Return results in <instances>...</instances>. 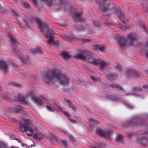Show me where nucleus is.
<instances>
[{"mask_svg":"<svg viewBox=\"0 0 148 148\" xmlns=\"http://www.w3.org/2000/svg\"><path fill=\"white\" fill-rule=\"evenodd\" d=\"M81 53L76 55L75 57L77 59H81L85 62L94 64H98L101 68H106L108 65V64L103 60H100L95 59V54L92 52L88 51L87 52L82 51Z\"/></svg>","mask_w":148,"mask_h":148,"instance_id":"1","label":"nucleus"},{"mask_svg":"<svg viewBox=\"0 0 148 148\" xmlns=\"http://www.w3.org/2000/svg\"><path fill=\"white\" fill-rule=\"evenodd\" d=\"M11 138V139H16V138L14 137V136H12Z\"/></svg>","mask_w":148,"mask_h":148,"instance_id":"44","label":"nucleus"},{"mask_svg":"<svg viewBox=\"0 0 148 148\" xmlns=\"http://www.w3.org/2000/svg\"><path fill=\"white\" fill-rule=\"evenodd\" d=\"M18 142L19 143H20V141L19 140H18Z\"/></svg>","mask_w":148,"mask_h":148,"instance_id":"52","label":"nucleus"},{"mask_svg":"<svg viewBox=\"0 0 148 148\" xmlns=\"http://www.w3.org/2000/svg\"><path fill=\"white\" fill-rule=\"evenodd\" d=\"M32 2L34 5H36L37 4V1L36 0H31Z\"/></svg>","mask_w":148,"mask_h":148,"instance_id":"38","label":"nucleus"},{"mask_svg":"<svg viewBox=\"0 0 148 148\" xmlns=\"http://www.w3.org/2000/svg\"><path fill=\"white\" fill-rule=\"evenodd\" d=\"M74 18L77 21H84V18L81 17L79 13H77L75 14Z\"/></svg>","mask_w":148,"mask_h":148,"instance_id":"16","label":"nucleus"},{"mask_svg":"<svg viewBox=\"0 0 148 148\" xmlns=\"http://www.w3.org/2000/svg\"><path fill=\"white\" fill-rule=\"evenodd\" d=\"M31 121L29 120L24 119L20 122V130L23 132H25L28 136L33 135L36 132V129L30 124Z\"/></svg>","mask_w":148,"mask_h":148,"instance_id":"4","label":"nucleus"},{"mask_svg":"<svg viewBox=\"0 0 148 148\" xmlns=\"http://www.w3.org/2000/svg\"><path fill=\"white\" fill-rule=\"evenodd\" d=\"M36 21L40 28L41 32L46 37L49 39L47 42H45L46 45L49 46L51 44H55V40L53 39L52 36V34H55L54 32L51 29L48 25L43 23L42 20L41 18H37Z\"/></svg>","mask_w":148,"mask_h":148,"instance_id":"3","label":"nucleus"},{"mask_svg":"<svg viewBox=\"0 0 148 148\" xmlns=\"http://www.w3.org/2000/svg\"><path fill=\"white\" fill-rule=\"evenodd\" d=\"M11 14L15 16H16L19 14V12L16 10V11H14L12 9L11 10Z\"/></svg>","mask_w":148,"mask_h":148,"instance_id":"25","label":"nucleus"},{"mask_svg":"<svg viewBox=\"0 0 148 148\" xmlns=\"http://www.w3.org/2000/svg\"><path fill=\"white\" fill-rule=\"evenodd\" d=\"M110 86L112 87L116 88L119 89H122V87L121 85L117 84H110Z\"/></svg>","mask_w":148,"mask_h":148,"instance_id":"24","label":"nucleus"},{"mask_svg":"<svg viewBox=\"0 0 148 148\" xmlns=\"http://www.w3.org/2000/svg\"><path fill=\"white\" fill-rule=\"evenodd\" d=\"M4 145L3 143H0V148H2L3 147Z\"/></svg>","mask_w":148,"mask_h":148,"instance_id":"42","label":"nucleus"},{"mask_svg":"<svg viewBox=\"0 0 148 148\" xmlns=\"http://www.w3.org/2000/svg\"><path fill=\"white\" fill-rule=\"evenodd\" d=\"M92 148H96V147H94V148L92 147Z\"/></svg>","mask_w":148,"mask_h":148,"instance_id":"54","label":"nucleus"},{"mask_svg":"<svg viewBox=\"0 0 148 148\" xmlns=\"http://www.w3.org/2000/svg\"><path fill=\"white\" fill-rule=\"evenodd\" d=\"M68 120L71 123H75L76 122V121L73 120L72 119L70 118L69 117L68 118Z\"/></svg>","mask_w":148,"mask_h":148,"instance_id":"35","label":"nucleus"},{"mask_svg":"<svg viewBox=\"0 0 148 148\" xmlns=\"http://www.w3.org/2000/svg\"><path fill=\"white\" fill-rule=\"evenodd\" d=\"M56 80L62 84H66L69 82V79L66 76L55 71L49 72L43 77V80L48 84L53 83Z\"/></svg>","mask_w":148,"mask_h":148,"instance_id":"2","label":"nucleus"},{"mask_svg":"<svg viewBox=\"0 0 148 148\" xmlns=\"http://www.w3.org/2000/svg\"><path fill=\"white\" fill-rule=\"evenodd\" d=\"M23 145L24 147H25V146H26V145H25V144Z\"/></svg>","mask_w":148,"mask_h":148,"instance_id":"53","label":"nucleus"},{"mask_svg":"<svg viewBox=\"0 0 148 148\" xmlns=\"http://www.w3.org/2000/svg\"><path fill=\"white\" fill-rule=\"evenodd\" d=\"M26 148H27V146H26Z\"/></svg>","mask_w":148,"mask_h":148,"instance_id":"55","label":"nucleus"},{"mask_svg":"<svg viewBox=\"0 0 148 148\" xmlns=\"http://www.w3.org/2000/svg\"><path fill=\"white\" fill-rule=\"evenodd\" d=\"M146 56L147 58H148V52H146Z\"/></svg>","mask_w":148,"mask_h":148,"instance_id":"48","label":"nucleus"},{"mask_svg":"<svg viewBox=\"0 0 148 148\" xmlns=\"http://www.w3.org/2000/svg\"><path fill=\"white\" fill-rule=\"evenodd\" d=\"M117 68H119V69H120L121 68V66H117Z\"/></svg>","mask_w":148,"mask_h":148,"instance_id":"49","label":"nucleus"},{"mask_svg":"<svg viewBox=\"0 0 148 148\" xmlns=\"http://www.w3.org/2000/svg\"><path fill=\"white\" fill-rule=\"evenodd\" d=\"M138 26L141 31L146 32V29L144 27L143 23L142 22L140 23Z\"/></svg>","mask_w":148,"mask_h":148,"instance_id":"21","label":"nucleus"},{"mask_svg":"<svg viewBox=\"0 0 148 148\" xmlns=\"http://www.w3.org/2000/svg\"><path fill=\"white\" fill-rule=\"evenodd\" d=\"M24 25L25 26L27 27H28L29 26L28 25V23L25 20L24 21Z\"/></svg>","mask_w":148,"mask_h":148,"instance_id":"37","label":"nucleus"},{"mask_svg":"<svg viewBox=\"0 0 148 148\" xmlns=\"http://www.w3.org/2000/svg\"><path fill=\"white\" fill-rule=\"evenodd\" d=\"M126 27L125 26H123V27L122 28V29H126Z\"/></svg>","mask_w":148,"mask_h":148,"instance_id":"47","label":"nucleus"},{"mask_svg":"<svg viewBox=\"0 0 148 148\" xmlns=\"http://www.w3.org/2000/svg\"><path fill=\"white\" fill-rule=\"evenodd\" d=\"M45 137L51 142L54 141V136L50 132H48V134L45 136Z\"/></svg>","mask_w":148,"mask_h":148,"instance_id":"15","label":"nucleus"},{"mask_svg":"<svg viewBox=\"0 0 148 148\" xmlns=\"http://www.w3.org/2000/svg\"><path fill=\"white\" fill-rule=\"evenodd\" d=\"M30 51H32L34 53H38L39 54H41L42 51L39 48H36V49H32L30 50Z\"/></svg>","mask_w":148,"mask_h":148,"instance_id":"19","label":"nucleus"},{"mask_svg":"<svg viewBox=\"0 0 148 148\" xmlns=\"http://www.w3.org/2000/svg\"><path fill=\"white\" fill-rule=\"evenodd\" d=\"M10 64L9 63L3 60H1L0 61V68L3 70L5 73H6L8 70V66Z\"/></svg>","mask_w":148,"mask_h":148,"instance_id":"8","label":"nucleus"},{"mask_svg":"<svg viewBox=\"0 0 148 148\" xmlns=\"http://www.w3.org/2000/svg\"><path fill=\"white\" fill-rule=\"evenodd\" d=\"M15 109H16L15 111L18 112L21 110H22V107L20 106H17L15 107Z\"/></svg>","mask_w":148,"mask_h":148,"instance_id":"28","label":"nucleus"},{"mask_svg":"<svg viewBox=\"0 0 148 148\" xmlns=\"http://www.w3.org/2000/svg\"><path fill=\"white\" fill-rule=\"evenodd\" d=\"M115 38L117 39L119 44L120 46H123L124 45V40L121 36H115Z\"/></svg>","mask_w":148,"mask_h":148,"instance_id":"13","label":"nucleus"},{"mask_svg":"<svg viewBox=\"0 0 148 148\" xmlns=\"http://www.w3.org/2000/svg\"><path fill=\"white\" fill-rule=\"evenodd\" d=\"M9 37L12 43L13 47L14 48L13 50H15V47H16V45L18 43L17 41L15 38L12 37V35L11 34H9Z\"/></svg>","mask_w":148,"mask_h":148,"instance_id":"11","label":"nucleus"},{"mask_svg":"<svg viewBox=\"0 0 148 148\" xmlns=\"http://www.w3.org/2000/svg\"><path fill=\"white\" fill-rule=\"evenodd\" d=\"M140 122L138 119H134L132 121L129 122L128 124L130 125H140Z\"/></svg>","mask_w":148,"mask_h":148,"instance_id":"12","label":"nucleus"},{"mask_svg":"<svg viewBox=\"0 0 148 148\" xmlns=\"http://www.w3.org/2000/svg\"><path fill=\"white\" fill-rule=\"evenodd\" d=\"M127 39L130 42H132L134 40V35L130 34L127 36Z\"/></svg>","mask_w":148,"mask_h":148,"instance_id":"22","label":"nucleus"},{"mask_svg":"<svg viewBox=\"0 0 148 148\" xmlns=\"http://www.w3.org/2000/svg\"><path fill=\"white\" fill-rule=\"evenodd\" d=\"M55 109H56V110H60L61 111L62 110V108L61 107H59V106L58 107V108H56V107H55Z\"/></svg>","mask_w":148,"mask_h":148,"instance_id":"41","label":"nucleus"},{"mask_svg":"<svg viewBox=\"0 0 148 148\" xmlns=\"http://www.w3.org/2000/svg\"><path fill=\"white\" fill-rule=\"evenodd\" d=\"M42 1H43L45 2V3H47L48 2V0H41Z\"/></svg>","mask_w":148,"mask_h":148,"instance_id":"45","label":"nucleus"},{"mask_svg":"<svg viewBox=\"0 0 148 148\" xmlns=\"http://www.w3.org/2000/svg\"><path fill=\"white\" fill-rule=\"evenodd\" d=\"M62 144L63 146V148H68L67 146V142L64 140H62Z\"/></svg>","mask_w":148,"mask_h":148,"instance_id":"29","label":"nucleus"},{"mask_svg":"<svg viewBox=\"0 0 148 148\" xmlns=\"http://www.w3.org/2000/svg\"><path fill=\"white\" fill-rule=\"evenodd\" d=\"M125 105L127 106V108H128L130 109H133L134 108L133 106L131 105H128L127 104H125Z\"/></svg>","mask_w":148,"mask_h":148,"instance_id":"32","label":"nucleus"},{"mask_svg":"<svg viewBox=\"0 0 148 148\" xmlns=\"http://www.w3.org/2000/svg\"><path fill=\"white\" fill-rule=\"evenodd\" d=\"M32 99L39 105H41L47 101V99L44 97H42L41 99H40L38 97H32Z\"/></svg>","mask_w":148,"mask_h":148,"instance_id":"9","label":"nucleus"},{"mask_svg":"<svg viewBox=\"0 0 148 148\" xmlns=\"http://www.w3.org/2000/svg\"><path fill=\"white\" fill-rule=\"evenodd\" d=\"M96 133L101 137L110 138L111 131L108 130L98 129L97 130Z\"/></svg>","mask_w":148,"mask_h":148,"instance_id":"5","label":"nucleus"},{"mask_svg":"<svg viewBox=\"0 0 148 148\" xmlns=\"http://www.w3.org/2000/svg\"><path fill=\"white\" fill-rule=\"evenodd\" d=\"M61 56L65 59H69L71 57L69 53L68 52H64L61 54Z\"/></svg>","mask_w":148,"mask_h":148,"instance_id":"14","label":"nucleus"},{"mask_svg":"<svg viewBox=\"0 0 148 148\" xmlns=\"http://www.w3.org/2000/svg\"><path fill=\"white\" fill-rule=\"evenodd\" d=\"M91 79L95 82H97L100 81V79L96 75H90Z\"/></svg>","mask_w":148,"mask_h":148,"instance_id":"20","label":"nucleus"},{"mask_svg":"<svg viewBox=\"0 0 148 148\" xmlns=\"http://www.w3.org/2000/svg\"><path fill=\"white\" fill-rule=\"evenodd\" d=\"M133 73V72L131 70H129L127 71V74H129V75H131Z\"/></svg>","mask_w":148,"mask_h":148,"instance_id":"39","label":"nucleus"},{"mask_svg":"<svg viewBox=\"0 0 148 148\" xmlns=\"http://www.w3.org/2000/svg\"><path fill=\"white\" fill-rule=\"evenodd\" d=\"M118 16L120 19H121V20L123 21V23H124L126 24L127 23V21L126 19L124 16L123 15L121 14L119 15Z\"/></svg>","mask_w":148,"mask_h":148,"instance_id":"23","label":"nucleus"},{"mask_svg":"<svg viewBox=\"0 0 148 148\" xmlns=\"http://www.w3.org/2000/svg\"><path fill=\"white\" fill-rule=\"evenodd\" d=\"M121 137L122 136L121 135L118 134L116 136V140L117 141H120L121 140Z\"/></svg>","mask_w":148,"mask_h":148,"instance_id":"31","label":"nucleus"},{"mask_svg":"<svg viewBox=\"0 0 148 148\" xmlns=\"http://www.w3.org/2000/svg\"><path fill=\"white\" fill-rule=\"evenodd\" d=\"M110 98L112 101L116 102L118 101L119 99V98L112 96L110 97Z\"/></svg>","mask_w":148,"mask_h":148,"instance_id":"26","label":"nucleus"},{"mask_svg":"<svg viewBox=\"0 0 148 148\" xmlns=\"http://www.w3.org/2000/svg\"><path fill=\"white\" fill-rule=\"evenodd\" d=\"M24 7L27 8L29 9L30 10H32V8L30 7V5L27 2L24 3Z\"/></svg>","mask_w":148,"mask_h":148,"instance_id":"27","label":"nucleus"},{"mask_svg":"<svg viewBox=\"0 0 148 148\" xmlns=\"http://www.w3.org/2000/svg\"><path fill=\"white\" fill-rule=\"evenodd\" d=\"M72 40H73L74 39V37L73 36H72L70 38Z\"/></svg>","mask_w":148,"mask_h":148,"instance_id":"50","label":"nucleus"},{"mask_svg":"<svg viewBox=\"0 0 148 148\" xmlns=\"http://www.w3.org/2000/svg\"><path fill=\"white\" fill-rule=\"evenodd\" d=\"M105 0H97V3L100 5V9L102 12H106L108 9V7L106 5Z\"/></svg>","mask_w":148,"mask_h":148,"instance_id":"6","label":"nucleus"},{"mask_svg":"<svg viewBox=\"0 0 148 148\" xmlns=\"http://www.w3.org/2000/svg\"><path fill=\"white\" fill-rule=\"evenodd\" d=\"M47 108L48 110L50 111H52L54 109L49 106H47Z\"/></svg>","mask_w":148,"mask_h":148,"instance_id":"34","label":"nucleus"},{"mask_svg":"<svg viewBox=\"0 0 148 148\" xmlns=\"http://www.w3.org/2000/svg\"><path fill=\"white\" fill-rule=\"evenodd\" d=\"M145 12H146L148 13V8H147L146 10H145Z\"/></svg>","mask_w":148,"mask_h":148,"instance_id":"46","label":"nucleus"},{"mask_svg":"<svg viewBox=\"0 0 148 148\" xmlns=\"http://www.w3.org/2000/svg\"><path fill=\"white\" fill-rule=\"evenodd\" d=\"M64 114L69 117L71 116V114L69 112H68L66 111H63Z\"/></svg>","mask_w":148,"mask_h":148,"instance_id":"33","label":"nucleus"},{"mask_svg":"<svg viewBox=\"0 0 148 148\" xmlns=\"http://www.w3.org/2000/svg\"><path fill=\"white\" fill-rule=\"evenodd\" d=\"M63 0H52V2L50 3V5H52L51 3H57L59 5H62L65 3Z\"/></svg>","mask_w":148,"mask_h":148,"instance_id":"17","label":"nucleus"},{"mask_svg":"<svg viewBox=\"0 0 148 148\" xmlns=\"http://www.w3.org/2000/svg\"><path fill=\"white\" fill-rule=\"evenodd\" d=\"M95 47L96 50L101 52L103 51L105 49V47L103 46H99L98 45H95Z\"/></svg>","mask_w":148,"mask_h":148,"instance_id":"18","label":"nucleus"},{"mask_svg":"<svg viewBox=\"0 0 148 148\" xmlns=\"http://www.w3.org/2000/svg\"><path fill=\"white\" fill-rule=\"evenodd\" d=\"M117 76L115 75H112L109 77V79L111 80H114L117 78Z\"/></svg>","mask_w":148,"mask_h":148,"instance_id":"30","label":"nucleus"},{"mask_svg":"<svg viewBox=\"0 0 148 148\" xmlns=\"http://www.w3.org/2000/svg\"><path fill=\"white\" fill-rule=\"evenodd\" d=\"M94 25L95 26H99V23L95 22H94Z\"/></svg>","mask_w":148,"mask_h":148,"instance_id":"40","label":"nucleus"},{"mask_svg":"<svg viewBox=\"0 0 148 148\" xmlns=\"http://www.w3.org/2000/svg\"><path fill=\"white\" fill-rule=\"evenodd\" d=\"M14 85L16 87H18L20 86V84L15 83L14 84Z\"/></svg>","mask_w":148,"mask_h":148,"instance_id":"43","label":"nucleus"},{"mask_svg":"<svg viewBox=\"0 0 148 148\" xmlns=\"http://www.w3.org/2000/svg\"><path fill=\"white\" fill-rule=\"evenodd\" d=\"M90 122L92 125H95L97 123L96 121L94 120H90Z\"/></svg>","mask_w":148,"mask_h":148,"instance_id":"36","label":"nucleus"},{"mask_svg":"<svg viewBox=\"0 0 148 148\" xmlns=\"http://www.w3.org/2000/svg\"><path fill=\"white\" fill-rule=\"evenodd\" d=\"M33 136L36 140H41L44 137V135L41 133L39 132L35 133Z\"/></svg>","mask_w":148,"mask_h":148,"instance_id":"10","label":"nucleus"},{"mask_svg":"<svg viewBox=\"0 0 148 148\" xmlns=\"http://www.w3.org/2000/svg\"><path fill=\"white\" fill-rule=\"evenodd\" d=\"M137 138L138 142L145 145L144 144L146 143L147 138H148V133H145L140 135L138 136Z\"/></svg>","mask_w":148,"mask_h":148,"instance_id":"7","label":"nucleus"},{"mask_svg":"<svg viewBox=\"0 0 148 148\" xmlns=\"http://www.w3.org/2000/svg\"><path fill=\"white\" fill-rule=\"evenodd\" d=\"M73 109L74 110H75V107H74L73 108Z\"/></svg>","mask_w":148,"mask_h":148,"instance_id":"51","label":"nucleus"}]
</instances>
